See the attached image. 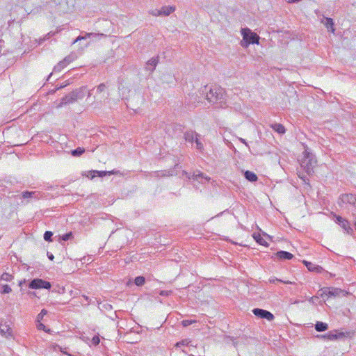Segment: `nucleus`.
Returning <instances> with one entry per match:
<instances>
[{"label": "nucleus", "mask_w": 356, "mask_h": 356, "mask_svg": "<svg viewBox=\"0 0 356 356\" xmlns=\"http://www.w3.org/2000/svg\"><path fill=\"white\" fill-rule=\"evenodd\" d=\"M244 177L247 180L251 182H254L258 179L257 175L254 172L249 170L245 171Z\"/></svg>", "instance_id": "nucleus-16"}, {"label": "nucleus", "mask_w": 356, "mask_h": 356, "mask_svg": "<svg viewBox=\"0 0 356 356\" xmlns=\"http://www.w3.org/2000/svg\"><path fill=\"white\" fill-rule=\"evenodd\" d=\"M241 35L243 36V40L241 42V45L247 48L250 44H257L259 43V36L252 32L249 28H243L241 31Z\"/></svg>", "instance_id": "nucleus-2"}, {"label": "nucleus", "mask_w": 356, "mask_h": 356, "mask_svg": "<svg viewBox=\"0 0 356 356\" xmlns=\"http://www.w3.org/2000/svg\"><path fill=\"white\" fill-rule=\"evenodd\" d=\"M206 97L210 103L220 104L221 106L225 97V90L217 86H211L209 91L207 92Z\"/></svg>", "instance_id": "nucleus-1"}, {"label": "nucleus", "mask_w": 356, "mask_h": 356, "mask_svg": "<svg viewBox=\"0 0 356 356\" xmlns=\"http://www.w3.org/2000/svg\"><path fill=\"white\" fill-rule=\"evenodd\" d=\"M271 128L276 132L280 134L285 133L286 129L282 124L275 123L270 125Z\"/></svg>", "instance_id": "nucleus-19"}, {"label": "nucleus", "mask_w": 356, "mask_h": 356, "mask_svg": "<svg viewBox=\"0 0 356 356\" xmlns=\"http://www.w3.org/2000/svg\"><path fill=\"white\" fill-rule=\"evenodd\" d=\"M253 237L259 244L266 246L268 245L267 242L261 237L259 234H254Z\"/></svg>", "instance_id": "nucleus-22"}, {"label": "nucleus", "mask_w": 356, "mask_h": 356, "mask_svg": "<svg viewBox=\"0 0 356 356\" xmlns=\"http://www.w3.org/2000/svg\"><path fill=\"white\" fill-rule=\"evenodd\" d=\"M51 283L42 279H34L29 284V287L32 289H49Z\"/></svg>", "instance_id": "nucleus-4"}, {"label": "nucleus", "mask_w": 356, "mask_h": 356, "mask_svg": "<svg viewBox=\"0 0 356 356\" xmlns=\"http://www.w3.org/2000/svg\"><path fill=\"white\" fill-rule=\"evenodd\" d=\"M13 276L8 273H3L1 276V280L6 282H10Z\"/></svg>", "instance_id": "nucleus-27"}, {"label": "nucleus", "mask_w": 356, "mask_h": 356, "mask_svg": "<svg viewBox=\"0 0 356 356\" xmlns=\"http://www.w3.org/2000/svg\"><path fill=\"white\" fill-rule=\"evenodd\" d=\"M75 56L73 55V54H71V55H68L64 59V62L68 65L69 63H70L71 62H72L74 59H75Z\"/></svg>", "instance_id": "nucleus-31"}, {"label": "nucleus", "mask_w": 356, "mask_h": 356, "mask_svg": "<svg viewBox=\"0 0 356 356\" xmlns=\"http://www.w3.org/2000/svg\"><path fill=\"white\" fill-rule=\"evenodd\" d=\"M276 257L280 259H291L293 257V255L289 252H286V251H278L276 254H275Z\"/></svg>", "instance_id": "nucleus-13"}, {"label": "nucleus", "mask_w": 356, "mask_h": 356, "mask_svg": "<svg viewBox=\"0 0 356 356\" xmlns=\"http://www.w3.org/2000/svg\"><path fill=\"white\" fill-rule=\"evenodd\" d=\"M47 314V311L46 309H42L40 313L37 316V321H40Z\"/></svg>", "instance_id": "nucleus-34"}, {"label": "nucleus", "mask_w": 356, "mask_h": 356, "mask_svg": "<svg viewBox=\"0 0 356 356\" xmlns=\"http://www.w3.org/2000/svg\"><path fill=\"white\" fill-rule=\"evenodd\" d=\"M106 89V86L104 83L99 84L97 88V92L99 93L102 92Z\"/></svg>", "instance_id": "nucleus-42"}, {"label": "nucleus", "mask_w": 356, "mask_h": 356, "mask_svg": "<svg viewBox=\"0 0 356 356\" xmlns=\"http://www.w3.org/2000/svg\"><path fill=\"white\" fill-rule=\"evenodd\" d=\"M86 87H81L73 92H72V96L74 97L75 101L77 99H83L85 95Z\"/></svg>", "instance_id": "nucleus-11"}, {"label": "nucleus", "mask_w": 356, "mask_h": 356, "mask_svg": "<svg viewBox=\"0 0 356 356\" xmlns=\"http://www.w3.org/2000/svg\"><path fill=\"white\" fill-rule=\"evenodd\" d=\"M145 279L143 276H138L135 278V284L137 286H142L145 284Z\"/></svg>", "instance_id": "nucleus-28"}, {"label": "nucleus", "mask_w": 356, "mask_h": 356, "mask_svg": "<svg viewBox=\"0 0 356 356\" xmlns=\"http://www.w3.org/2000/svg\"><path fill=\"white\" fill-rule=\"evenodd\" d=\"M239 140L241 141L243 143H244V144H245L247 145V143H246V141L244 139L241 138H239Z\"/></svg>", "instance_id": "nucleus-48"}, {"label": "nucleus", "mask_w": 356, "mask_h": 356, "mask_svg": "<svg viewBox=\"0 0 356 356\" xmlns=\"http://www.w3.org/2000/svg\"><path fill=\"white\" fill-rule=\"evenodd\" d=\"M252 313L260 318H265L269 321L274 319V316L272 313L267 310H264L259 308H255L252 310Z\"/></svg>", "instance_id": "nucleus-6"}, {"label": "nucleus", "mask_w": 356, "mask_h": 356, "mask_svg": "<svg viewBox=\"0 0 356 356\" xmlns=\"http://www.w3.org/2000/svg\"><path fill=\"white\" fill-rule=\"evenodd\" d=\"M184 138L188 142H193L199 135L193 131H187L184 133Z\"/></svg>", "instance_id": "nucleus-14"}, {"label": "nucleus", "mask_w": 356, "mask_h": 356, "mask_svg": "<svg viewBox=\"0 0 356 356\" xmlns=\"http://www.w3.org/2000/svg\"><path fill=\"white\" fill-rule=\"evenodd\" d=\"M67 65L64 62V60L60 61L56 66L54 67V72H60L63 69H64Z\"/></svg>", "instance_id": "nucleus-23"}, {"label": "nucleus", "mask_w": 356, "mask_h": 356, "mask_svg": "<svg viewBox=\"0 0 356 356\" xmlns=\"http://www.w3.org/2000/svg\"><path fill=\"white\" fill-rule=\"evenodd\" d=\"M149 13L155 17L161 16V13L160 9H154V10H149Z\"/></svg>", "instance_id": "nucleus-36"}, {"label": "nucleus", "mask_w": 356, "mask_h": 356, "mask_svg": "<svg viewBox=\"0 0 356 356\" xmlns=\"http://www.w3.org/2000/svg\"><path fill=\"white\" fill-rule=\"evenodd\" d=\"M188 340H187V339H186V340H182V341H179V342H177V343L175 344V346H176V347H181V346H185V345L186 346V345H188Z\"/></svg>", "instance_id": "nucleus-43"}, {"label": "nucleus", "mask_w": 356, "mask_h": 356, "mask_svg": "<svg viewBox=\"0 0 356 356\" xmlns=\"http://www.w3.org/2000/svg\"><path fill=\"white\" fill-rule=\"evenodd\" d=\"M47 256H48V258H49L50 260H51V261H52V260L54 259V255H53L52 254L49 253V252H47Z\"/></svg>", "instance_id": "nucleus-47"}, {"label": "nucleus", "mask_w": 356, "mask_h": 356, "mask_svg": "<svg viewBox=\"0 0 356 356\" xmlns=\"http://www.w3.org/2000/svg\"><path fill=\"white\" fill-rule=\"evenodd\" d=\"M172 293V291H161L159 294L163 296H168Z\"/></svg>", "instance_id": "nucleus-44"}, {"label": "nucleus", "mask_w": 356, "mask_h": 356, "mask_svg": "<svg viewBox=\"0 0 356 356\" xmlns=\"http://www.w3.org/2000/svg\"><path fill=\"white\" fill-rule=\"evenodd\" d=\"M268 281H269L270 283H275L276 282H282V283L287 284H293V282H292L291 281L282 280L277 279L276 277H270Z\"/></svg>", "instance_id": "nucleus-26"}, {"label": "nucleus", "mask_w": 356, "mask_h": 356, "mask_svg": "<svg viewBox=\"0 0 356 356\" xmlns=\"http://www.w3.org/2000/svg\"><path fill=\"white\" fill-rule=\"evenodd\" d=\"M339 225L344 229V231L347 234H348L350 235L353 234V232H354L353 229H352V227L350 225L349 222L346 219H345Z\"/></svg>", "instance_id": "nucleus-15"}, {"label": "nucleus", "mask_w": 356, "mask_h": 356, "mask_svg": "<svg viewBox=\"0 0 356 356\" xmlns=\"http://www.w3.org/2000/svg\"><path fill=\"white\" fill-rule=\"evenodd\" d=\"M51 74H52V73L49 74V77H48L47 80H49V79L50 78V76H51Z\"/></svg>", "instance_id": "nucleus-50"}, {"label": "nucleus", "mask_w": 356, "mask_h": 356, "mask_svg": "<svg viewBox=\"0 0 356 356\" xmlns=\"http://www.w3.org/2000/svg\"><path fill=\"white\" fill-rule=\"evenodd\" d=\"M12 289L8 284H5L2 286V291H1V293L2 294H6L10 293Z\"/></svg>", "instance_id": "nucleus-32"}, {"label": "nucleus", "mask_w": 356, "mask_h": 356, "mask_svg": "<svg viewBox=\"0 0 356 356\" xmlns=\"http://www.w3.org/2000/svg\"><path fill=\"white\" fill-rule=\"evenodd\" d=\"M86 300H88V298L87 296H83Z\"/></svg>", "instance_id": "nucleus-52"}, {"label": "nucleus", "mask_w": 356, "mask_h": 356, "mask_svg": "<svg viewBox=\"0 0 356 356\" xmlns=\"http://www.w3.org/2000/svg\"><path fill=\"white\" fill-rule=\"evenodd\" d=\"M22 196L24 199H40L42 195L39 191H24L22 193Z\"/></svg>", "instance_id": "nucleus-8"}, {"label": "nucleus", "mask_w": 356, "mask_h": 356, "mask_svg": "<svg viewBox=\"0 0 356 356\" xmlns=\"http://www.w3.org/2000/svg\"><path fill=\"white\" fill-rule=\"evenodd\" d=\"M321 23H323L324 25L327 27V29L330 31L331 32H334V22L332 19L329 17L325 18V22L323 20H321Z\"/></svg>", "instance_id": "nucleus-17"}, {"label": "nucleus", "mask_w": 356, "mask_h": 356, "mask_svg": "<svg viewBox=\"0 0 356 356\" xmlns=\"http://www.w3.org/2000/svg\"><path fill=\"white\" fill-rule=\"evenodd\" d=\"M328 329V325L325 323L318 321L315 324V330L317 332H323Z\"/></svg>", "instance_id": "nucleus-20"}, {"label": "nucleus", "mask_w": 356, "mask_h": 356, "mask_svg": "<svg viewBox=\"0 0 356 356\" xmlns=\"http://www.w3.org/2000/svg\"><path fill=\"white\" fill-rule=\"evenodd\" d=\"M323 293L326 294L329 296H334V297L341 296H345L347 294V293L344 290H342L339 288H333V287L323 289Z\"/></svg>", "instance_id": "nucleus-7"}, {"label": "nucleus", "mask_w": 356, "mask_h": 356, "mask_svg": "<svg viewBox=\"0 0 356 356\" xmlns=\"http://www.w3.org/2000/svg\"><path fill=\"white\" fill-rule=\"evenodd\" d=\"M354 226H355V229H356V221L354 222Z\"/></svg>", "instance_id": "nucleus-51"}, {"label": "nucleus", "mask_w": 356, "mask_h": 356, "mask_svg": "<svg viewBox=\"0 0 356 356\" xmlns=\"http://www.w3.org/2000/svg\"><path fill=\"white\" fill-rule=\"evenodd\" d=\"M10 328L8 327L7 326H4L3 327H2V325L0 324V334L3 336H6V333H8L9 334H10Z\"/></svg>", "instance_id": "nucleus-30"}, {"label": "nucleus", "mask_w": 356, "mask_h": 356, "mask_svg": "<svg viewBox=\"0 0 356 356\" xmlns=\"http://www.w3.org/2000/svg\"><path fill=\"white\" fill-rule=\"evenodd\" d=\"M90 95H91V93H90V92L89 91V92H88V97H90Z\"/></svg>", "instance_id": "nucleus-49"}, {"label": "nucleus", "mask_w": 356, "mask_h": 356, "mask_svg": "<svg viewBox=\"0 0 356 356\" xmlns=\"http://www.w3.org/2000/svg\"><path fill=\"white\" fill-rule=\"evenodd\" d=\"M195 142L196 143V147L197 149H199L200 151H202L203 149H204V146H203V144L199 140V139L197 138V137H196L195 140Z\"/></svg>", "instance_id": "nucleus-38"}, {"label": "nucleus", "mask_w": 356, "mask_h": 356, "mask_svg": "<svg viewBox=\"0 0 356 356\" xmlns=\"http://www.w3.org/2000/svg\"><path fill=\"white\" fill-rule=\"evenodd\" d=\"M189 356H194L193 355H189Z\"/></svg>", "instance_id": "nucleus-53"}, {"label": "nucleus", "mask_w": 356, "mask_h": 356, "mask_svg": "<svg viewBox=\"0 0 356 356\" xmlns=\"http://www.w3.org/2000/svg\"><path fill=\"white\" fill-rule=\"evenodd\" d=\"M352 332H338L337 330H334L333 332H330L326 334L321 335L322 338L327 339L330 341L337 340L339 339H341L346 337H350Z\"/></svg>", "instance_id": "nucleus-5"}, {"label": "nucleus", "mask_w": 356, "mask_h": 356, "mask_svg": "<svg viewBox=\"0 0 356 356\" xmlns=\"http://www.w3.org/2000/svg\"><path fill=\"white\" fill-rule=\"evenodd\" d=\"M100 342L99 337L98 336H94L92 339V343L95 346H97Z\"/></svg>", "instance_id": "nucleus-41"}, {"label": "nucleus", "mask_w": 356, "mask_h": 356, "mask_svg": "<svg viewBox=\"0 0 356 356\" xmlns=\"http://www.w3.org/2000/svg\"><path fill=\"white\" fill-rule=\"evenodd\" d=\"M91 174V179L95 177V175H98L99 177H104L106 175H114L115 172L113 171H98V170H92L90 172Z\"/></svg>", "instance_id": "nucleus-18"}, {"label": "nucleus", "mask_w": 356, "mask_h": 356, "mask_svg": "<svg viewBox=\"0 0 356 356\" xmlns=\"http://www.w3.org/2000/svg\"><path fill=\"white\" fill-rule=\"evenodd\" d=\"M316 163L314 155L307 149L303 152V158L301 159L300 165L308 175L314 172V168Z\"/></svg>", "instance_id": "nucleus-3"}, {"label": "nucleus", "mask_w": 356, "mask_h": 356, "mask_svg": "<svg viewBox=\"0 0 356 356\" xmlns=\"http://www.w3.org/2000/svg\"><path fill=\"white\" fill-rule=\"evenodd\" d=\"M307 269L310 271H318V266H315L314 264L309 261H303Z\"/></svg>", "instance_id": "nucleus-24"}, {"label": "nucleus", "mask_w": 356, "mask_h": 356, "mask_svg": "<svg viewBox=\"0 0 356 356\" xmlns=\"http://www.w3.org/2000/svg\"><path fill=\"white\" fill-rule=\"evenodd\" d=\"M53 235V233L50 231H46L44 234V239L47 241H51V236Z\"/></svg>", "instance_id": "nucleus-33"}, {"label": "nucleus", "mask_w": 356, "mask_h": 356, "mask_svg": "<svg viewBox=\"0 0 356 356\" xmlns=\"http://www.w3.org/2000/svg\"><path fill=\"white\" fill-rule=\"evenodd\" d=\"M37 328L39 330H44L46 332H49V331H50L49 329L46 330L45 325L43 323H40V321L38 322V323H37Z\"/></svg>", "instance_id": "nucleus-35"}, {"label": "nucleus", "mask_w": 356, "mask_h": 356, "mask_svg": "<svg viewBox=\"0 0 356 356\" xmlns=\"http://www.w3.org/2000/svg\"><path fill=\"white\" fill-rule=\"evenodd\" d=\"M157 63H158V58H152L150 60H149L148 62H147V65H148L152 66V70H153L155 68V67L157 65Z\"/></svg>", "instance_id": "nucleus-29"}, {"label": "nucleus", "mask_w": 356, "mask_h": 356, "mask_svg": "<svg viewBox=\"0 0 356 356\" xmlns=\"http://www.w3.org/2000/svg\"><path fill=\"white\" fill-rule=\"evenodd\" d=\"M76 102L74 97L72 96V92H70L69 95L63 97L60 99V102L57 106L58 108L63 106V105H66L70 103H73Z\"/></svg>", "instance_id": "nucleus-10"}, {"label": "nucleus", "mask_w": 356, "mask_h": 356, "mask_svg": "<svg viewBox=\"0 0 356 356\" xmlns=\"http://www.w3.org/2000/svg\"><path fill=\"white\" fill-rule=\"evenodd\" d=\"M92 34H93V33H87L85 36H78V37L76 38V39L73 42V43L74 44V43L77 42H78V41H79V40H81L86 39V38H90V35H92Z\"/></svg>", "instance_id": "nucleus-39"}, {"label": "nucleus", "mask_w": 356, "mask_h": 356, "mask_svg": "<svg viewBox=\"0 0 356 356\" xmlns=\"http://www.w3.org/2000/svg\"><path fill=\"white\" fill-rule=\"evenodd\" d=\"M194 323H196V321L195 320H183L181 321V324L184 327H187Z\"/></svg>", "instance_id": "nucleus-37"}, {"label": "nucleus", "mask_w": 356, "mask_h": 356, "mask_svg": "<svg viewBox=\"0 0 356 356\" xmlns=\"http://www.w3.org/2000/svg\"><path fill=\"white\" fill-rule=\"evenodd\" d=\"M72 237V233L69 232L62 236V240L66 241L70 239Z\"/></svg>", "instance_id": "nucleus-40"}, {"label": "nucleus", "mask_w": 356, "mask_h": 356, "mask_svg": "<svg viewBox=\"0 0 356 356\" xmlns=\"http://www.w3.org/2000/svg\"><path fill=\"white\" fill-rule=\"evenodd\" d=\"M85 152V149L82 147H78L71 152V154L74 156H79L82 155Z\"/></svg>", "instance_id": "nucleus-25"}, {"label": "nucleus", "mask_w": 356, "mask_h": 356, "mask_svg": "<svg viewBox=\"0 0 356 356\" xmlns=\"http://www.w3.org/2000/svg\"><path fill=\"white\" fill-rule=\"evenodd\" d=\"M193 179L194 180L198 181L202 183V179H204L207 181H209L210 180V178L208 177H205L204 175L202 172H198L197 173H194L193 175Z\"/></svg>", "instance_id": "nucleus-21"}, {"label": "nucleus", "mask_w": 356, "mask_h": 356, "mask_svg": "<svg viewBox=\"0 0 356 356\" xmlns=\"http://www.w3.org/2000/svg\"><path fill=\"white\" fill-rule=\"evenodd\" d=\"M343 203L354 204L356 202V197L353 194H343L340 197Z\"/></svg>", "instance_id": "nucleus-9"}, {"label": "nucleus", "mask_w": 356, "mask_h": 356, "mask_svg": "<svg viewBox=\"0 0 356 356\" xmlns=\"http://www.w3.org/2000/svg\"><path fill=\"white\" fill-rule=\"evenodd\" d=\"M154 174L156 175V176H165V174L163 171L155 172Z\"/></svg>", "instance_id": "nucleus-46"}, {"label": "nucleus", "mask_w": 356, "mask_h": 356, "mask_svg": "<svg viewBox=\"0 0 356 356\" xmlns=\"http://www.w3.org/2000/svg\"><path fill=\"white\" fill-rule=\"evenodd\" d=\"M345 220V218H342L341 216H336V222L340 225L343 220Z\"/></svg>", "instance_id": "nucleus-45"}, {"label": "nucleus", "mask_w": 356, "mask_h": 356, "mask_svg": "<svg viewBox=\"0 0 356 356\" xmlns=\"http://www.w3.org/2000/svg\"><path fill=\"white\" fill-rule=\"evenodd\" d=\"M160 10L161 16H169L175 11L176 8L174 6H163Z\"/></svg>", "instance_id": "nucleus-12"}]
</instances>
